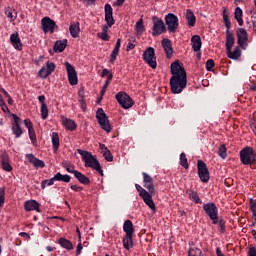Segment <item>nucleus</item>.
Returning a JSON list of instances; mask_svg holds the SVG:
<instances>
[{
    "instance_id": "nucleus-1",
    "label": "nucleus",
    "mask_w": 256,
    "mask_h": 256,
    "mask_svg": "<svg viewBox=\"0 0 256 256\" xmlns=\"http://www.w3.org/2000/svg\"><path fill=\"white\" fill-rule=\"evenodd\" d=\"M172 77L170 78V87L172 93L179 94L187 87V72L185 68L181 67L179 62L171 64Z\"/></svg>"
},
{
    "instance_id": "nucleus-2",
    "label": "nucleus",
    "mask_w": 256,
    "mask_h": 256,
    "mask_svg": "<svg viewBox=\"0 0 256 256\" xmlns=\"http://www.w3.org/2000/svg\"><path fill=\"white\" fill-rule=\"evenodd\" d=\"M77 152L79 155H81L82 160L85 163V167H89L90 169H94V171H97L101 177H103V169H101V164L99 163V160L91 154L89 151L77 149Z\"/></svg>"
},
{
    "instance_id": "nucleus-3",
    "label": "nucleus",
    "mask_w": 256,
    "mask_h": 256,
    "mask_svg": "<svg viewBox=\"0 0 256 256\" xmlns=\"http://www.w3.org/2000/svg\"><path fill=\"white\" fill-rule=\"evenodd\" d=\"M240 161L242 165H256V152L251 146H246L240 151Z\"/></svg>"
},
{
    "instance_id": "nucleus-4",
    "label": "nucleus",
    "mask_w": 256,
    "mask_h": 256,
    "mask_svg": "<svg viewBox=\"0 0 256 256\" xmlns=\"http://www.w3.org/2000/svg\"><path fill=\"white\" fill-rule=\"evenodd\" d=\"M203 210L206 215H208L209 219H211L213 225H217L219 223V208L213 202L206 203L203 205Z\"/></svg>"
},
{
    "instance_id": "nucleus-5",
    "label": "nucleus",
    "mask_w": 256,
    "mask_h": 256,
    "mask_svg": "<svg viewBox=\"0 0 256 256\" xmlns=\"http://www.w3.org/2000/svg\"><path fill=\"white\" fill-rule=\"evenodd\" d=\"M96 119L98 121V124L100 125V128L103 131H106V133H111V124L109 123V117H107V114H105L103 108L97 109Z\"/></svg>"
},
{
    "instance_id": "nucleus-6",
    "label": "nucleus",
    "mask_w": 256,
    "mask_h": 256,
    "mask_svg": "<svg viewBox=\"0 0 256 256\" xmlns=\"http://www.w3.org/2000/svg\"><path fill=\"white\" fill-rule=\"evenodd\" d=\"M115 99L119 105H121L122 109H131V107L135 105V102L131 96H129V94H127L125 91L118 92L115 95Z\"/></svg>"
},
{
    "instance_id": "nucleus-7",
    "label": "nucleus",
    "mask_w": 256,
    "mask_h": 256,
    "mask_svg": "<svg viewBox=\"0 0 256 256\" xmlns=\"http://www.w3.org/2000/svg\"><path fill=\"white\" fill-rule=\"evenodd\" d=\"M105 11V21L107 25H104L102 27V33H108L109 27H113L115 25V19L113 18V7H111V4L106 3L104 6Z\"/></svg>"
},
{
    "instance_id": "nucleus-8",
    "label": "nucleus",
    "mask_w": 256,
    "mask_h": 256,
    "mask_svg": "<svg viewBox=\"0 0 256 256\" xmlns=\"http://www.w3.org/2000/svg\"><path fill=\"white\" fill-rule=\"evenodd\" d=\"M143 60L152 69H157V56H155V48L148 47L143 53Z\"/></svg>"
},
{
    "instance_id": "nucleus-9",
    "label": "nucleus",
    "mask_w": 256,
    "mask_h": 256,
    "mask_svg": "<svg viewBox=\"0 0 256 256\" xmlns=\"http://www.w3.org/2000/svg\"><path fill=\"white\" fill-rule=\"evenodd\" d=\"M197 169H198V177L202 183H209V168H207V164L203 162V160L197 161Z\"/></svg>"
},
{
    "instance_id": "nucleus-10",
    "label": "nucleus",
    "mask_w": 256,
    "mask_h": 256,
    "mask_svg": "<svg viewBox=\"0 0 256 256\" xmlns=\"http://www.w3.org/2000/svg\"><path fill=\"white\" fill-rule=\"evenodd\" d=\"M165 23L169 33H175L179 29V18L173 13L165 16Z\"/></svg>"
},
{
    "instance_id": "nucleus-11",
    "label": "nucleus",
    "mask_w": 256,
    "mask_h": 256,
    "mask_svg": "<svg viewBox=\"0 0 256 256\" xmlns=\"http://www.w3.org/2000/svg\"><path fill=\"white\" fill-rule=\"evenodd\" d=\"M153 21V28H152V35L153 37H157L158 35H162L167 31V27H165V22L162 19L157 18L154 16L152 18Z\"/></svg>"
},
{
    "instance_id": "nucleus-12",
    "label": "nucleus",
    "mask_w": 256,
    "mask_h": 256,
    "mask_svg": "<svg viewBox=\"0 0 256 256\" xmlns=\"http://www.w3.org/2000/svg\"><path fill=\"white\" fill-rule=\"evenodd\" d=\"M41 25H42V31L44 33H55V29H58L57 23L54 22L53 19L49 17H44L41 20Z\"/></svg>"
},
{
    "instance_id": "nucleus-13",
    "label": "nucleus",
    "mask_w": 256,
    "mask_h": 256,
    "mask_svg": "<svg viewBox=\"0 0 256 256\" xmlns=\"http://www.w3.org/2000/svg\"><path fill=\"white\" fill-rule=\"evenodd\" d=\"M65 68L70 85H77L79 83V79L77 78V71H75V67H73L69 62H65Z\"/></svg>"
},
{
    "instance_id": "nucleus-14",
    "label": "nucleus",
    "mask_w": 256,
    "mask_h": 256,
    "mask_svg": "<svg viewBox=\"0 0 256 256\" xmlns=\"http://www.w3.org/2000/svg\"><path fill=\"white\" fill-rule=\"evenodd\" d=\"M13 117V123L11 126L12 129V133L13 135H15L16 139H19V137H21V135H23V128H21V118L19 116H17V114H12Z\"/></svg>"
},
{
    "instance_id": "nucleus-15",
    "label": "nucleus",
    "mask_w": 256,
    "mask_h": 256,
    "mask_svg": "<svg viewBox=\"0 0 256 256\" xmlns=\"http://www.w3.org/2000/svg\"><path fill=\"white\" fill-rule=\"evenodd\" d=\"M55 63L53 62H47L46 63V67L43 66L39 72L38 75L39 77H41V79H47V77H49V75H51L54 71H55Z\"/></svg>"
},
{
    "instance_id": "nucleus-16",
    "label": "nucleus",
    "mask_w": 256,
    "mask_h": 256,
    "mask_svg": "<svg viewBox=\"0 0 256 256\" xmlns=\"http://www.w3.org/2000/svg\"><path fill=\"white\" fill-rule=\"evenodd\" d=\"M249 41V36L247 34V30L245 28L237 29V43L241 47V49H245V44Z\"/></svg>"
},
{
    "instance_id": "nucleus-17",
    "label": "nucleus",
    "mask_w": 256,
    "mask_h": 256,
    "mask_svg": "<svg viewBox=\"0 0 256 256\" xmlns=\"http://www.w3.org/2000/svg\"><path fill=\"white\" fill-rule=\"evenodd\" d=\"M10 43L17 51H23V42L19 38V33L15 32L10 35Z\"/></svg>"
},
{
    "instance_id": "nucleus-18",
    "label": "nucleus",
    "mask_w": 256,
    "mask_h": 256,
    "mask_svg": "<svg viewBox=\"0 0 256 256\" xmlns=\"http://www.w3.org/2000/svg\"><path fill=\"white\" fill-rule=\"evenodd\" d=\"M142 176H143L144 187H145V189H147L148 193H155V186L153 185V178L145 172L142 173Z\"/></svg>"
},
{
    "instance_id": "nucleus-19",
    "label": "nucleus",
    "mask_w": 256,
    "mask_h": 256,
    "mask_svg": "<svg viewBox=\"0 0 256 256\" xmlns=\"http://www.w3.org/2000/svg\"><path fill=\"white\" fill-rule=\"evenodd\" d=\"M39 207H41V205L37 200H28L24 202V209L27 212L37 211V213H41V209Z\"/></svg>"
},
{
    "instance_id": "nucleus-20",
    "label": "nucleus",
    "mask_w": 256,
    "mask_h": 256,
    "mask_svg": "<svg viewBox=\"0 0 256 256\" xmlns=\"http://www.w3.org/2000/svg\"><path fill=\"white\" fill-rule=\"evenodd\" d=\"M26 159L31 163L36 169H43L45 167V162L35 157L33 154H26Z\"/></svg>"
},
{
    "instance_id": "nucleus-21",
    "label": "nucleus",
    "mask_w": 256,
    "mask_h": 256,
    "mask_svg": "<svg viewBox=\"0 0 256 256\" xmlns=\"http://www.w3.org/2000/svg\"><path fill=\"white\" fill-rule=\"evenodd\" d=\"M162 47L165 51L167 59H171V57H173V44H171V40L164 38L162 40Z\"/></svg>"
},
{
    "instance_id": "nucleus-22",
    "label": "nucleus",
    "mask_w": 256,
    "mask_h": 256,
    "mask_svg": "<svg viewBox=\"0 0 256 256\" xmlns=\"http://www.w3.org/2000/svg\"><path fill=\"white\" fill-rule=\"evenodd\" d=\"M191 45L194 53H199L201 51V47L203 43L201 42V36L199 35H194L191 38Z\"/></svg>"
},
{
    "instance_id": "nucleus-23",
    "label": "nucleus",
    "mask_w": 256,
    "mask_h": 256,
    "mask_svg": "<svg viewBox=\"0 0 256 256\" xmlns=\"http://www.w3.org/2000/svg\"><path fill=\"white\" fill-rule=\"evenodd\" d=\"M235 45V36H233V33L231 31L226 30V51H231L233 49V46Z\"/></svg>"
},
{
    "instance_id": "nucleus-24",
    "label": "nucleus",
    "mask_w": 256,
    "mask_h": 256,
    "mask_svg": "<svg viewBox=\"0 0 256 256\" xmlns=\"http://www.w3.org/2000/svg\"><path fill=\"white\" fill-rule=\"evenodd\" d=\"M67 43V39L58 40L55 42L53 50L55 51V53H63L67 48Z\"/></svg>"
},
{
    "instance_id": "nucleus-25",
    "label": "nucleus",
    "mask_w": 256,
    "mask_h": 256,
    "mask_svg": "<svg viewBox=\"0 0 256 256\" xmlns=\"http://www.w3.org/2000/svg\"><path fill=\"white\" fill-rule=\"evenodd\" d=\"M70 35L73 39H77L79 37V33L81 32V28L79 27V22H72L69 27Z\"/></svg>"
},
{
    "instance_id": "nucleus-26",
    "label": "nucleus",
    "mask_w": 256,
    "mask_h": 256,
    "mask_svg": "<svg viewBox=\"0 0 256 256\" xmlns=\"http://www.w3.org/2000/svg\"><path fill=\"white\" fill-rule=\"evenodd\" d=\"M186 195H188L189 199L191 201H193L194 203H197V204H202L203 203L201 201V198H199V194L197 193V191H195L193 189H187L186 190Z\"/></svg>"
},
{
    "instance_id": "nucleus-27",
    "label": "nucleus",
    "mask_w": 256,
    "mask_h": 256,
    "mask_svg": "<svg viewBox=\"0 0 256 256\" xmlns=\"http://www.w3.org/2000/svg\"><path fill=\"white\" fill-rule=\"evenodd\" d=\"M1 159L2 169L4 171H7L8 173H10V171H13V166H11V164L9 163V155L3 154Z\"/></svg>"
},
{
    "instance_id": "nucleus-28",
    "label": "nucleus",
    "mask_w": 256,
    "mask_h": 256,
    "mask_svg": "<svg viewBox=\"0 0 256 256\" xmlns=\"http://www.w3.org/2000/svg\"><path fill=\"white\" fill-rule=\"evenodd\" d=\"M74 177H76L77 180L79 181V183H81L82 185H90L91 184V180L89 179V177L85 176L83 173H81L77 170H76V172H74Z\"/></svg>"
},
{
    "instance_id": "nucleus-29",
    "label": "nucleus",
    "mask_w": 256,
    "mask_h": 256,
    "mask_svg": "<svg viewBox=\"0 0 256 256\" xmlns=\"http://www.w3.org/2000/svg\"><path fill=\"white\" fill-rule=\"evenodd\" d=\"M123 231L126 235H133V233H135V228L133 227V222L131 220H126L124 222Z\"/></svg>"
},
{
    "instance_id": "nucleus-30",
    "label": "nucleus",
    "mask_w": 256,
    "mask_h": 256,
    "mask_svg": "<svg viewBox=\"0 0 256 256\" xmlns=\"http://www.w3.org/2000/svg\"><path fill=\"white\" fill-rule=\"evenodd\" d=\"M58 243L60 244V246H62L63 249H66V251H73L74 249L73 242L67 240V238H60L58 240Z\"/></svg>"
},
{
    "instance_id": "nucleus-31",
    "label": "nucleus",
    "mask_w": 256,
    "mask_h": 256,
    "mask_svg": "<svg viewBox=\"0 0 256 256\" xmlns=\"http://www.w3.org/2000/svg\"><path fill=\"white\" fill-rule=\"evenodd\" d=\"M186 19H187L189 27H195L197 18L195 17V13H193V10L188 9L186 11Z\"/></svg>"
},
{
    "instance_id": "nucleus-32",
    "label": "nucleus",
    "mask_w": 256,
    "mask_h": 256,
    "mask_svg": "<svg viewBox=\"0 0 256 256\" xmlns=\"http://www.w3.org/2000/svg\"><path fill=\"white\" fill-rule=\"evenodd\" d=\"M5 15L10 19V23H13L17 19V11L11 7L5 9Z\"/></svg>"
},
{
    "instance_id": "nucleus-33",
    "label": "nucleus",
    "mask_w": 256,
    "mask_h": 256,
    "mask_svg": "<svg viewBox=\"0 0 256 256\" xmlns=\"http://www.w3.org/2000/svg\"><path fill=\"white\" fill-rule=\"evenodd\" d=\"M234 17L240 27H243V10L240 7H236L234 11Z\"/></svg>"
},
{
    "instance_id": "nucleus-34",
    "label": "nucleus",
    "mask_w": 256,
    "mask_h": 256,
    "mask_svg": "<svg viewBox=\"0 0 256 256\" xmlns=\"http://www.w3.org/2000/svg\"><path fill=\"white\" fill-rule=\"evenodd\" d=\"M227 55L229 57V59H233V61H237V59H239V57H241V48L236 47L234 48L233 51H227Z\"/></svg>"
},
{
    "instance_id": "nucleus-35",
    "label": "nucleus",
    "mask_w": 256,
    "mask_h": 256,
    "mask_svg": "<svg viewBox=\"0 0 256 256\" xmlns=\"http://www.w3.org/2000/svg\"><path fill=\"white\" fill-rule=\"evenodd\" d=\"M63 125L68 131H75L77 124L72 119L66 118L63 120Z\"/></svg>"
},
{
    "instance_id": "nucleus-36",
    "label": "nucleus",
    "mask_w": 256,
    "mask_h": 256,
    "mask_svg": "<svg viewBox=\"0 0 256 256\" xmlns=\"http://www.w3.org/2000/svg\"><path fill=\"white\" fill-rule=\"evenodd\" d=\"M123 247L126 251H129L133 247V235H126L123 239Z\"/></svg>"
},
{
    "instance_id": "nucleus-37",
    "label": "nucleus",
    "mask_w": 256,
    "mask_h": 256,
    "mask_svg": "<svg viewBox=\"0 0 256 256\" xmlns=\"http://www.w3.org/2000/svg\"><path fill=\"white\" fill-rule=\"evenodd\" d=\"M52 147L54 153H57V151H59V134L57 132L52 133Z\"/></svg>"
},
{
    "instance_id": "nucleus-38",
    "label": "nucleus",
    "mask_w": 256,
    "mask_h": 256,
    "mask_svg": "<svg viewBox=\"0 0 256 256\" xmlns=\"http://www.w3.org/2000/svg\"><path fill=\"white\" fill-rule=\"evenodd\" d=\"M54 179H56V181H62L63 183H69L71 181V176L65 174H61V172H58L54 175Z\"/></svg>"
},
{
    "instance_id": "nucleus-39",
    "label": "nucleus",
    "mask_w": 256,
    "mask_h": 256,
    "mask_svg": "<svg viewBox=\"0 0 256 256\" xmlns=\"http://www.w3.org/2000/svg\"><path fill=\"white\" fill-rule=\"evenodd\" d=\"M62 167L64 169H66V171L68 173H72L73 175H75V173H77V170H75V166L71 165V162H69V161H64L62 163Z\"/></svg>"
},
{
    "instance_id": "nucleus-40",
    "label": "nucleus",
    "mask_w": 256,
    "mask_h": 256,
    "mask_svg": "<svg viewBox=\"0 0 256 256\" xmlns=\"http://www.w3.org/2000/svg\"><path fill=\"white\" fill-rule=\"evenodd\" d=\"M140 197H141V199H143L144 203L146 205H148V203L153 200V197H155V193L146 192L145 194H143Z\"/></svg>"
},
{
    "instance_id": "nucleus-41",
    "label": "nucleus",
    "mask_w": 256,
    "mask_h": 256,
    "mask_svg": "<svg viewBox=\"0 0 256 256\" xmlns=\"http://www.w3.org/2000/svg\"><path fill=\"white\" fill-rule=\"evenodd\" d=\"M28 135L32 145H37V134L35 133V128H32V130H28Z\"/></svg>"
},
{
    "instance_id": "nucleus-42",
    "label": "nucleus",
    "mask_w": 256,
    "mask_h": 256,
    "mask_svg": "<svg viewBox=\"0 0 256 256\" xmlns=\"http://www.w3.org/2000/svg\"><path fill=\"white\" fill-rule=\"evenodd\" d=\"M180 165L184 169H189V162H187V155L185 153L180 154Z\"/></svg>"
},
{
    "instance_id": "nucleus-43",
    "label": "nucleus",
    "mask_w": 256,
    "mask_h": 256,
    "mask_svg": "<svg viewBox=\"0 0 256 256\" xmlns=\"http://www.w3.org/2000/svg\"><path fill=\"white\" fill-rule=\"evenodd\" d=\"M41 118L43 120L49 117V108H47V104H43L40 108Z\"/></svg>"
},
{
    "instance_id": "nucleus-44",
    "label": "nucleus",
    "mask_w": 256,
    "mask_h": 256,
    "mask_svg": "<svg viewBox=\"0 0 256 256\" xmlns=\"http://www.w3.org/2000/svg\"><path fill=\"white\" fill-rule=\"evenodd\" d=\"M218 155L221 157V159H227V147L225 144L220 145Z\"/></svg>"
},
{
    "instance_id": "nucleus-45",
    "label": "nucleus",
    "mask_w": 256,
    "mask_h": 256,
    "mask_svg": "<svg viewBox=\"0 0 256 256\" xmlns=\"http://www.w3.org/2000/svg\"><path fill=\"white\" fill-rule=\"evenodd\" d=\"M55 181H57V179H55V176L54 177H52L51 179H49V180H43L42 182H41V187H42V189H45V187H51V185H54L55 184Z\"/></svg>"
},
{
    "instance_id": "nucleus-46",
    "label": "nucleus",
    "mask_w": 256,
    "mask_h": 256,
    "mask_svg": "<svg viewBox=\"0 0 256 256\" xmlns=\"http://www.w3.org/2000/svg\"><path fill=\"white\" fill-rule=\"evenodd\" d=\"M136 32L141 35L145 31V26H143V19H140L136 22Z\"/></svg>"
},
{
    "instance_id": "nucleus-47",
    "label": "nucleus",
    "mask_w": 256,
    "mask_h": 256,
    "mask_svg": "<svg viewBox=\"0 0 256 256\" xmlns=\"http://www.w3.org/2000/svg\"><path fill=\"white\" fill-rule=\"evenodd\" d=\"M249 207H250V210L252 211V215H253V217H255V221H256V202H255V200H253V198H251L249 200Z\"/></svg>"
},
{
    "instance_id": "nucleus-48",
    "label": "nucleus",
    "mask_w": 256,
    "mask_h": 256,
    "mask_svg": "<svg viewBox=\"0 0 256 256\" xmlns=\"http://www.w3.org/2000/svg\"><path fill=\"white\" fill-rule=\"evenodd\" d=\"M103 157L106 161H113V154H111V151L109 149H106L103 151Z\"/></svg>"
},
{
    "instance_id": "nucleus-49",
    "label": "nucleus",
    "mask_w": 256,
    "mask_h": 256,
    "mask_svg": "<svg viewBox=\"0 0 256 256\" xmlns=\"http://www.w3.org/2000/svg\"><path fill=\"white\" fill-rule=\"evenodd\" d=\"M213 67H215V60L209 59L206 61V71H213Z\"/></svg>"
},
{
    "instance_id": "nucleus-50",
    "label": "nucleus",
    "mask_w": 256,
    "mask_h": 256,
    "mask_svg": "<svg viewBox=\"0 0 256 256\" xmlns=\"http://www.w3.org/2000/svg\"><path fill=\"white\" fill-rule=\"evenodd\" d=\"M201 255V250L199 248H190L188 251V256Z\"/></svg>"
},
{
    "instance_id": "nucleus-51",
    "label": "nucleus",
    "mask_w": 256,
    "mask_h": 256,
    "mask_svg": "<svg viewBox=\"0 0 256 256\" xmlns=\"http://www.w3.org/2000/svg\"><path fill=\"white\" fill-rule=\"evenodd\" d=\"M217 224L219 225V232L225 233V220L218 218Z\"/></svg>"
},
{
    "instance_id": "nucleus-52",
    "label": "nucleus",
    "mask_w": 256,
    "mask_h": 256,
    "mask_svg": "<svg viewBox=\"0 0 256 256\" xmlns=\"http://www.w3.org/2000/svg\"><path fill=\"white\" fill-rule=\"evenodd\" d=\"M5 205V189H0V208Z\"/></svg>"
},
{
    "instance_id": "nucleus-53",
    "label": "nucleus",
    "mask_w": 256,
    "mask_h": 256,
    "mask_svg": "<svg viewBox=\"0 0 256 256\" xmlns=\"http://www.w3.org/2000/svg\"><path fill=\"white\" fill-rule=\"evenodd\" d=\"M118 55H119V50L113 49V51L110 55V63H115V60L117 59Z\"/></svg>"
},
{
    "instance_id": "nucleus-54",
    "label": "nucleus",
    "mask_w": 256,
    "mask_h": 256,
    "mask_svg": "<svg viewBox=\"0 0 256 256\" xmlns=\"http://www.w3.org/2000/svg\"><path fill=\"white\" fill-rule=\"evenodd\" d=\"M136 190L139 193V197H142V195H145L147 192V190H145L143 187H141V185L139 184H135Z\"/></svg>"
},
{
    "instance_id": "nucleus-55",
    "label": "nucleus",
    "mask_w": 256,
    "mask_h": 256,
    "mask_svg": "<svg viewBox=\"0 0 256 256\" xmlns=\"http://www.w3.org/2000/svg\"><path fill=\"white\" fill-rule=\"evenodd\" d=\"M97 37H99V39H102V41H109L110 39L109 34L103 32L98 33Z\"/></svg>"
},
{
    "instance_id": "nucleus-56",
    "label": "nucleus",
    "mask_w": 256,
    "mask_h": 256,
    "mask_svg": "<svg viewBox=\"0 0 256 256\" xmlns=\"http://www.w3.org/2000/svg\"><path fill=\"white\" fill-rule=\"evenodd\" d=\"M25 127L28 128V131H31L33 128V122H31L29 119L24 120Z\"/></svg>"
},
{
    "instance_id": "nucleus-57",
    "label": "nucleus",
    "mask_w": 256,
    "mask_h": 256,
    "mask_svg": "<svg viewBox=\"0 0 256 256\" xmlns=\"http://www.w3.org/2000/svg\"><path fill=\"white\" fill-rule=\"evenodd\" d=\"M147 205H148L149 209H151L152 213H155L157 211L155 202L153 200H150Z\"/></svg>"
},
{
    "instance_id": "nucleus-58",
    "label": "nucleus",
    "mask_w": 256,
    "mask_h": 256,
    "mask_svg": "<svg viewBox=\"0 0 256 256\" xmlns=\"http://www.w3.org/2000/svg\"><path fill=\"white\" fill-rule=\"evenodd\" d=\"M223 21L224 23H229L231 20H229V12L227 9H224L223 11Z\"/></svg>"
},
{
    "instance_id": "nucleus-59",
    "label": "nucleus",
    "mask_w": 256,
    "mask_h": 256,
    "mask_svg": "<svg viewBox=\"0 0 256 256\" xmlns=\"http://www.w3.org/2000/svg\"><path fill=\"white\" fill-rule=\"evenodd\" d=\"M107 87H109V81H105L101 91H100V95L101 97H103V95H105L106 91H107Z\"/></svg>"
},
{
    "instance_id": "nucleus-60",
    "label": "nucleus",
    "mask_w": 256,
    "mask_h": 256,
    "mask_svg": "<svg viewBox=\"0 0 256 256\" xmlns=\"http://www.w3.org/2000/svg\"><path fill=\"white\" fill-rule=\"evenodd\" d=\"M70 188L72 189V191H76V193H81V190L83 189L81 186L77 185H71Z\"/></svg>"
},
{
    "instance_id": "nucleus-61",
    "label": "nucleus",
    "mask_w": 256,
    "mask_h": 256,
    "mask_svg": "<svg viewBox=\"0 0 256 256\" xmlns=\"http://www.w3.org/2000/svg\"><path fill=\"white\" fill-rule=\"evenodd\" d=\"M81 251H83V244L79 242L76 248V255H81Z\"/></svg>"
},
{
    "instance_id": "nucleus-62",
    "label": "nucleus",
    "mask_w": 256,
    "mask_h": 256,
    "mask_svg": "<svg viewBox=\"0 0 256 256\" xmlns=\"http://www.w3.org/2000/svg\"><path fill=\"white\" fill-rule=\"evenodd\" d=\"M125 3V0H116L113 3L114 7H122V5Z\"/></svg>"
},
{
    "instance_id": "nucleus-63",
    "label": "nucleus",
    "mask_w": 256,
    "mask_h": 256,
    "mask_svg": "<svg viewBox=\"0 0 256 256\" xmlns=\"http://www.w3.org/2000/svg\"><path fill=\"white\" fill-rule=\"evenodd\" d=\"M79 99H85V89L81 88L78 92Z\"/></svg>"
},
{
    "instance_id": "nucleus-64",
    "label": "nucleus",
    "mask_w": 256,
    "mask_h": 256,
    "mask_svg": "<svg viewBox=\"0 0 256 256\" xmlns=\"http://www.w3.org/2000/svg\"><path fill=\"white\" fill-rule=\"evenodd\" d=\"M248 256H256V248L251 247L248 251Z\"/></svg>"
}]
</instances>
